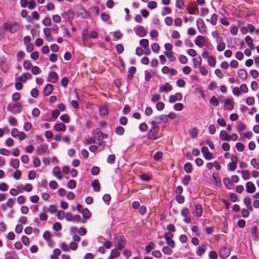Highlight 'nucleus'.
<instances>
[{"instance_id":"f257e3e1","label":"nucleus","mask_w":259,"mask_h":259,"mask_svg":"<svg viewBox=\"0 0 259 259\" xmlns=\"http://www.w3.org/2000/svg\"><path fill=\"white\" fill-rule=\"evenodd\" d=\"M114 243L117 249H123L126 245V240L121 233H117L114 237Z\"/></svg>"},{"instance_id":"f03ea898","label":"nucleus","mask_w":259,"mask_h":259,"mask_svg":"<svg viewBox=\"0 0 259 259\" xmlns=\"http://www.w3.org/2000/svg\"><path fill=\"white\" fill-rule=\"evenodd\" d=\"M160 128L158 126L152 125V127L148 131L147 138L150 140H155L160 137L159 136Z\"/></svg>"},{"instance_id":"7ed1b4c3","label":"nucleus","mask_w":259,"mask_h":259,"mask_svg":"<svg viewBox=\"0 0 259 259\" xmlns=\"http://www.w3.org/2000/svg\"><path fill=\"white\" fill-rule=\"evenodd\" d=\"M220 138L223 141H230L231 140L235 141L238 139V136L236 134H233L229 135L225 130H222L220 134Z\"/></svg>"},{"instance_id":"20e7f679","label":"nucleus","mask_w":259,"mask_h":259,"mask_svg":"<svg viewBox=\"0 0 259 259\" xmlns=\"http://www.w3.org/2000/svg\"><path fill=\"white\" fill-rule=\"evenodd\" d=\"M22 106L21 103L17 102L15 103L13 106H11L9 105L7 107V109L11 113L17 114L21 112Z\"/></svg>"},{"instance_id":"39448f33","label":"nucleus","mask_w":259,"mask_h":259,"mask_svg":"<svg viewBox=\"0 0 259 259\" xmlns=\"http://www.w3.org/2000/svg\"><path fill=\"white\" fill-rule=\"evenodd\" d=\"M196 24L199 31L201 34H205L206 33V26L203 20L200 18L197 19Z\"/></svg>"},{"instance_id":"423d86ee","label":"nucleus","mask_w":259,"mask_h":259,"mask_svg":"<svg viewBox=\"0 0 259 259\" xmlns=\"http://www.w3.org/2000/svg\"><path fill=\"white\" fill-rule=\"evenodd\" d=\"M153 120L151 121V125H155L157 123H161V122H166L168 119L166 118V116L165 114H161L159 116H156L153 118Z\"/></svg>"},{"instance_id":"0eeeda50","label":"nucleus","mask_w":259,"mask_h":259,"mask_svg":"<svg viewBox=\"0 0 259 259\" xmlns=\"http://www.w3.org/2000/svg\"><path fill=\"white\" fill-rule=\"evenodd\" d=\"M230 253L231 250L227 246L222 247L219 251L220 256L222 258H227L230 255Z\"/></svg>"},{"instance_id":"6e6552de","label":"nucleus","mask_w":259,"mask_h":259,"mask_svg":"<svg viewBox=\"0 0 259 259\" xmlns=\"http://www.w3.org/2000/svg\"><path fill=\"white\" fill-rule=\"evenodd\" d=\"M207 38L202 36L198 35L195 39V44L199 48H202L205 44Z\"/></svg>"},{"instance_id":"1a4fd4ad","label":"nucleus","mask_w":259,"mask_h":259,"mask_svg":"<svg viewBox=\"0 0 259 259\" xmlns=\"http://www.w3.org/2000/svg\"><path fill=\"white\" fill-rule=\"evenodd\" d=\"M93 135L95 138H97L98 141H100L101 137L104 139H107L108 138V135L107 134L103 133L100 128H96L93 132Z\"/></svg>"},{"instance_id":"9d476101","label":"nucleus","mask_w":259,"mask_h":259,"mask_svg":"<svg viewBox=\"0 0 259 259\" xmlns=\"http://www.w3.org/2000/svg\"><path fill=\"white\" fill-rule=\"evenodd\" d=\"M81 213L83 217L82 223L84 224L91 217V213L87 208L82 209Z\"/></svg>"},{"instance_id":"9b49d317","label":"nucleus","mask_w":259,"mask_h":259,"mask_svg":"<svg viewBox=\"0 0 259 259\" xmlns=\"http://www.w3.org/2000/svg\"><path fill=\"white\" fill-rule=\"evenodd\" d=\"M181 215L184 218V221L189 223L191 222L190 211L188 208H184L181 212Z\"/></svg>"},{"instance_id":"f8f14e48","label":"nucleus","mask_w":259,"mask_h":259,"mask_svg":"<svg viewBox=\"0 0 259 259\" xmlns=\"http://www.w3.org/2000/svg\"><path fill=\"white\" fill-rule=\"evenodd\" d=\"M183 98V95L181 93H177L175 95H171L169 97V102L171 103H174L177 101H181Z\"/></svg>"},{"instance_id":"ddd939ff","label":"nucleus","mask_w":259,"mask_h":259,"mask_svg":"<svg viewBox=\"0 0 259 259\" xmlns=\"http://www.w3.org/2000/svg\"><path fill=\"white\" fill-rule=\"evenodd\" d=\"M201 152L203 154L204 157L205 159L209 160L212 159L213 156L206 147H203L201 149Z\"/></svg>"},{"instance_id":"4468645a","label":"nucleus","mask_w":259,"mask_h":259,"mask_svg":"<svg viewBox=\"0 0 259 259\" xmlns=\"http://www.w3.org/2000/svg\"><path fill=\"white\" fill-rule=\"evenodd\" d=\"M63 18L66 19L68 22H71L73 17V13L70 10H69L67 12H64L62 14Z\"/></svg>"},{"instance_id":"2eb2a0df","label":"nucleus","mask_w":259,"mask_h":259,"mask_svg":"<svg viewBox=\"0 0 259 259\" xmlns=\"http://www.w3.org/2000/svg\"><path fill=\"white\" fill-rule=\"evenodd\" d=\"M136 34L140 37H144L146 35V31L142 26H140L135 30Z\"/></svg>"},{"instance_id":"dca6fc26","label":"nucleus","mask_w":259,"mask_h":259,"mask_svg":"<svg viewBox=\"0 0 259 259\" xmlns=\"http://www.w3.org/2000/svg\"><path fill=\"white\" fill-rule=\"evenodd\" d=\"M172 86L169 83H166L164 85L160 87L159 91L160 93H166L172 90Z\"/></svg>"},{"instance_id":"f3484780","label":"nucleus","mask_w":259,"mask_h":259,"mask_svg":"<svg viewBox=\"0 0 259 259\" xmlns=\"http://www.w3.org/2000/svg\"><path fill=\"white\" fill-rule=\"evenodd\" d=\"M47 145L42 144L37 148L36 153L38 155H41L47 152Z\"/></svg>"},{"instance_id":"a211bd4d","label":"nucleus","mask_w":259,"mask_h":259,"mask_svg":"<svg viewBox=\"0 0 259 259\" xmlns=\"http://www.w3.org/2000/svg\"><path fill=\"white\" fill-rule=\"evenodd\" d=\"M246 191L249 193H253L255 190V186L252 182H248L246 184Z\"/></svg>"},{"instance_id":"6ab92c4d","label":"nucleus","mask_w":259,"mask_h":259,"mask_svg":"<svg viewBox=\"0 0 259 259\" xmlns=\"http://www.w3.org/2000/svg\"><path fill=\"white\" fill-rule=\"evenodd\" d=\"M53 91V85L51 84H47L44 89L43 93L45 96L50 95Z\"/></svg>"},{"instance_id":"aec40b11","label":"nucleus","mask_w":259,"mask_h":259,"mask_svg":"<svg viewBox=\"0 0 259 259\" xmlns=\"http://www.w3.org/2000/svg\"><path fill=\"white\" fill-rule=\"evenodd\" d=\"M58 75L56 72H51L48 77V80L49 81L55 83H56L58 80Z\"/></svg>"},{"instance_id":"412c9836","label":"nucleus","mask_w":259,"mask_h":259,"mask_svg":"<svg viewBox=\"0 0 259 259\" xmlns=\"http://www.w3.org/2000/svg\"><path fill=\"white\" fill-rule=\"evenodd\" d=\"M19 29V24L17 22H12L10 23V32L14 33L17 31Z\"/></svg>"},{"instance_id":"4be33fe9","label":"nucleus","mask_w":259,"mask_h":259,"mask_svg":"<svg viewBox=\"0 0 259 259\" xmlns=\"http://www.w3.org/2000/svg\"><path fill=\"white\" fill-rule=\"evenodd\" d=\"M245 41L247 45H248V47L251 49L254 50L255 48V46L253 43V39L252 38L248 35H247L245 37Z\"/></svg>"},{"instance_id":"5701e85b","label":"nucleus","mask_w":259,"mask_h":259,"mask_svg":"<svg viewBox=\"0 0 259 259\" xmlns=\"http://www.w3.org/2000/svg\"><path fill=\"white\" fill-rule=\"evenodd\" d=\"M43 31L45 35L46 39L49 41H52L53 39V37L51 35L50 28L48 27H45V28H44Z\"/></svg>"},{"instance_id":"b1692460","label":"nucleus","mask_w":259,"mask_h":259,"mask_svg":"<svg viewBox=\"0 0 259 259\" xmlns=\"http://www.w3.org/2000/svg\"><path fill=\"white\" fill-rule=\"evenodd\" d=\"M207 249V247L205 244H201L199 246L198 249L196 251L197 255L198 256H201V255L204 253Z\"/></svg>"},{"instance_id":"393cba45","label":"nucleus","mask_w":259,"mask_h":259,"mask_svg":"<svg viewBox=\"0 0 259 259\" xmlns=\"http://www.w3.org/2000/svg\"><path fill=\"white\" fill-rule=\"evenodd\" d=\"M136 71V68L135 66L131 67L128 70L127 78L129 80H132L133 79L134 75Z\"/></svg>"},{"instance_id":"a878e982","label":"nucleus","mask_w":259,"mask_h":259,"mask_svg":"<svg viewBox=\"0 0 259 259\" xmlns=\"http://www.w3.org/2000/svg\"><path fill=\"white\" fill-rule=\"evenodd\" d=\"M92 186L96 192H99L101 189L100 184L98 180H94L92 182Z\"/></svg>"},{"instance_id":"bb28decb","label":"nucleus","mask_w":259,"mask_h":259,"mask_svg":"<svg viewBox=\"0 0 259 259\" xmlns=\"http://www.w3.org/2000/svg\"><path fill=\"white\" fill-rule=\"evenodd\" d=\"M238 77L242 80H245L247 77V72L243 69H240L238 72Z\"/></svg>"},{"instance_id":"cd10ccee","label":"nucleus","mask_w":259,"mask_h":259,"mask_svg":"<svg viewBox=\"0 0 259 259\" xmlns=\"http://www.w3.org/2000/svg\"><path fill=\"white\" fill-rule=\"evenodd\" d=\"M223 182L226 187L228 189H231L234 186V184L229 178H225L223 179Z\"/></svg>"},{"instance_id":"c85d7f7f","label":"nucleus","mask_w":259,"mask_h":259,"mask_svg":"<svg viewBox=\"0 0 259 259\" xmlns=\"http://www.w3.org/2000/svg\"><path fill=\"white\" fill-rule=\"evenodd\" d=\"M54 128V130L57 132L65 131L66 128V126L64 124H63L62 123H59L55 124Z\"/></svg>"},{"instance_id":"c756f323","label":"nucleus","mask_w":259,"mask_h":259,"mask_svg":"<svg viewBox=\"0 0 259 259\" xmlns=\"http://www.w3.org/2000/svg\"><path fill=\"white\" fill-rule=\"evenodd\" d=\"M156 247V245L153 242H150L147 245L145 246V251L146 253H150L151 250Z\"/></svg>"},{"instance_id":"7c9ffc66","label":"nucleus","mask_w":259,"mask_h":259,"mask_svg":"<svg viewBox=\"0 0 259 259\" xmlns=\"http://www.w3.org/2000/svg\"><path fill=\"white\" fill-rule=\"evenodd\" d=\"M53 172L57 179L59 180H61L62 179V176L60 174V169L59 167H54L53 169Z\"/></svg>"},{"instance_id":"2f4dec72","label":"nucleus","mask_w":259,"mask_h":259,"mask_svg":"<svg viewBox=\"0 0 259 259\" xmlns=\"http://www.w3.org/2000/svg\"><path fill=\"white\" fill-rule=\"evenodd\" d=\"M225 107L227 110H232L233 108V104L232 100L230 99L225 100Z\"/></svg>"},{"instance_id":"473e14b6","label":"nucleus","mask_w":259,"mask_h":259,"mask_svg":"<svg viewBox=\"0 0 259 259\" xmlns=\"http://www.w3.org/2000/svg\"><path fill=\"white\" fill-rule=\"evenodd\" d=\"M32 18L35 20H38L39 18V15L38 13L36 11H33L31 14V16H29L27 19V21L28 22H31L32 21Z\"/></svg>"},{"instance_id":"72a5a7b5","label":"nucleus","mask_w":259,"mask_h":259,"mask_svg":"<svg viewBox=\"0 0 259 259\" xmlns=\"http://www.w3.org/2000/svg\"><path fill=\"white\" fill-rule=\"evenodd\" d=\"M100 115L101 116H106L108 115V107L106 105L102 106L99 110Z\"/></svg>"},{"instance_id":"f704fd0d","label":"nucleus","mask_w":259,"mask_h":259,"mask_svg":"<svg viewBox=\"0 0 259 259\" xmlns=\"http://www.w3.org/2000/svg\"><path fill=\"white\" fill-rule=\"evenodd\" d=\"M184 169L186 173H191L193 170L192 165L191 163L187 162L184 165Z\"/></svg>"},{"instance_id":"c9c22d12","label":"nucleus","mask_w":259,"mask_h":259,"mask_svg":"<svg viewBox=\"0 0 259 259\" xmlns=\"http://www.w3.org/2000/svg\"><path fill=\"white\" fill-rule=\"evenodd\" d=\"M208 65L211 67H214L216 64V59L213 56H210L207 60Z\"/></svg>"},{"instance_id":"e433bc0d","label":"nucleus","mask_w":259,"mask_h":259,"mask_svg":"<svg viewBox=\"0 0 259 259\" xmlns=\"http://www.w3.org/2000/svg\"><path fill=\"white\" fill-rule=\"evenodd\" d=\"M195 211L198 217H200L202 213V207L200 204L195 205Z\"/></svg>"},{"instance_id":"4c0bfd02","label":"nucleus","mask_w":259,"mask_h":259,"mask_svg":"<svg viewBox=\"0 0 259 259\" xmlns=\"http://www.w3.org/2000/svg\"><path fill=\"white\" fill-rule=\"evenodd\" d=\"M17 255L15 251H8L5 254L6 259H13L14 257H16Z\"/></svg>"},{"instance_id":"58836bf2","label":"nucleus","mask_w":259,"mask_h":259,"mask_svg":"<svg viewBox=\"0 0 259 259\" xmlns=\"http://www.w3.org/2000/svg\"><path fill=\"white\" fill-rule=\"evenodd\" d=\"M164 55L169 59H170L171 61H174L175 60L176 58L174 56V53L171 51H165L164 53Z\"/></svg>"},{"instance_id":"ea45409f","label":"nucleus","mask_w":259,"mask_h":259,"mask_svg":"<svg viewBox=\"0 0 259 259\" xmlns=\"http://www.w3.org/2000/svg\"><path fill=\"white\" fill-rule=\"evenodd\" d=\"M191 180V177L189 175H186L182 179V183L185 185H188Z\"/></svg>"},{"instance_id":"a19ab883","label":"nucleus","mask_w":259,"mask_h":259,"mask_svg":"<svg viewBox=\"0 0 259 259\" xmlns=\"http://www.w3.org/2000/svg\"><path fill=\"white\" fill-rule=\"evenodd\" d=\"M19 164L20 162L18 159H14L11 161V166L15 169L18 168L19 166Z\"/></svg>"},{"instance_id":"79ce46f5","label":"nucleus","mask_w":259,"mask_h":259,"mask_svg":"<svg viewBox=\"0 0 259 259\" xmlns=\"http://www.w3.org/2000/svg\"><path fill=\"white\" fill-rule=\"evenodd\" d=\"M60 118L61 121L66 123L69 122L70 120L69 116L67 114H64L62 115Z\"/></svg>"},{"instance_id":"37998d69","label":"nucleus","mask_w":259,"mask_h":259,"mask_svg":"<svg viewBox=\"0 0 259 259\" xmlns=\"http://www.w3.org/2000/svg\"><path fill=\"white\" fill-rule=\"evenodd\" d=\"M140 45L145 49L149 47V41L147 39H142L140 41Z\"/></svg>"},{"instance_id":"c03bdc74","label":"nucleus","mask_w":259,"mask_h":259,"mask_svg":"<svg viewBox=\"0 0 259 259\" xmlns=\"http://www.w3.org/2000/svg\"><path fill=\"white\" fill-rule=\"evenodd\" d=\"M115 155L114 154L109 155L107 159V161L109 164H113L115 161Z\"/></svg>"},{"instance_id":"a18cd8bd","label":"nucleus","mask_w":259,"mask_h":259,"mask_svg":"<svg viewBox=\"0 0 259 259\" xmlns=\"http://www.w3.org/2000/svg\"><path fill=\"white\" fill-rule=\"evenodd\" d=\"M8 121L11 125L13 126H16L17 124V121L16 118L13 116H10L9 117Z\"/></svg>"},{"instance_id":"49530a36","label":"nucleus","mask_w":259,"mask_h":259,"mask_svg":"<svg viewBox=\"0 0 259 259\" xmlns=\"http://www.w3.org/2000/svg\"><path fill=\"white\" fill-rule=\"evenodd\" d=\"M198 59L199 60H197V59L196 58H194L193 59V65L195 68L197 67V65H200L201 64V62H202L201 57L200 56H199Z\"/></svg>"},{"instance_id":"de8ad7c7","label":"nucleus","mask_w":259,"mask_h":259,"mask_svg":"<svg viewBox=\"0 0 259 259\" xmlns=\"http://www.w3.org/2000/svg\"><path fill=\"white\" fill-rule=\"evenodd\" d=\"M198 134V130L196 127H194L190 131V135L192 138H195Z\"/></svg>"},{"instance_id":"09e8293b","label":"nucleus","mask_w":259,"mask_h":259,"mask_svg":"<svg viewBox=\"0 0 259 259\" xmlns=\"http://www.w3.org/2000/svg\"><path fill=\"white\" fill-rule=\"evenodd\" d=\"M163 153L161 151H157L153 156V159L156 161H158L159 159L162 158Z\"/></svg>"},{"instance_id":"8fccbe9b","label":"nucleus","mask_w":259,"mask_h":259,"mask_svg":"<svg viewBox=\"0 0 259 259\" xmlns=\"http://www.w3.org/2000/svg\"><path fill=\"white\" fill-rule=\"evenodd\" d=\"M242 178L244 180H247L249 179L250 174L248 170H243L242 171Z\"/></svg>"},{"instance_id":"3c124183","label":"nucleus","mask_w":259,"mask_h":259,"mask_svg":"<svg viewBox=\"0 0 259 259\" xmlns=\"http://www.w3.org/2000/svg\"><path fill=\"white\" fill-rule=\"evenodd\" d=\"M124 129L121 126H117L115 129V133L118 135H122L124 134Z\"/></svg>"},{"instance_id":"603ef678","label":"nucleus","mask_w":259,"mask_h":259,"mask_svg":"<svg viewBox=\"0 0 259 259\" xmlns=\"http://www.w3.org/2000/svg\"><path fill=\"white\" fill-rule=\"evenodd\" d=\"M166 244L171 248H174L176 247V243L172 239H165Z\"/></svg>"},{"instance_id":"864d4df0","label":"nucleus","mask_w":259,"mask_h":259,"mask_svg":"<svg viewBox=\"0 0 259 259\" xmlns=\"http://www.w3.org/2000/svg\"><path fill=\"white\" fill-rule=\"evenodd\" d=\"M240 91L241 93H247L248 92V89L246 85V84L243 83L240 85Z\"/></svg>"},{"instance_id":"5fc2aeb1","label":"nucleus","mask_w":259,"mask_h":259,"mask_svg":"<svg viewBox=\"0 0 259 259\" xmlns=\"http://www.w3.org/2000/svg\"><path fill=\"white\" fill-rule=\"evenodd\" d=\"M171 13V10L169 7H164L163 8L161 14L162 16H165L166 15L169 14Z\"/></svg>"},{"instance_id":"6e6d98bb","label":"nucleus","mask_w":259,"mask_h":259,"mask_svg":"<svg viewBox=\"0 0 259 259\" xmlns=\"http://www.w3.org/2000/svg\"><path fill=\"white\" fill-rule=\"evenodd\" d=\"M162 252L166 254L170 255L171 254L172 251L170 247L168 246H164L162 248Z\"/></svg>"},{"instance_id":"4d7b16f0","label":"nucleus","mask_w":259,"mask_h":259,"mask_svg":"<svg viewBox=\"0 0 259 259\" xmlns=\"http://www.w3.org/2000/svg\"><path fill=\"white\" fill-rule=\"evenodd\" d=\"M218 20V16L216 14H213L211 16L210 23L212 25H215Z\"/></svg>"},{"instance_id":"13d9d810","label":"nucleus","mask_w":259,"mask_h":259,"mask_svg":"<svg viewBox=\"0 0 259 259\" xmlns=\"http://www.w3.org/2000/svg\"><path fill=\"white\" fill-rule=\"evenodd\" d=\"M120 252L118 251L117 248L111 250L110 256L114 257H117L120 256Z\"/></svg>"},{"instance_id":"bf43d9fd","label":"nucleus","mask_w":259,"mask_h":259,"mask_svg":"<svg viewBox=\"0 0 259 259\" xmlns=\"http://www.w3.org/2000/svg\"><path fill=\"white\" fill-rule=\"evenodd\" d=\"M176 7L182 10L183 9L184 7V3L183 0H176Z\"/></svg>"},{"instance_id":"052dcab7","label":"nucleus","mask_w":259,"mask_h":259,"mask_svg":"<svg viewBox=\"0 0 259 259\" xmlns=\"http://www.w3.org/2000/svg\"><path fill=\"white\" fill-rule=\"evenodd\" d=\"M251 165L256 169H259V163L255 158H253L250 161Z\"/></svg>"},{"instance_id":"680f3d73","label":"nucleus","mask_w":259,"mask_h":259,"mask_svg":"<svg viewBox=\"0 0 259 259\" xmlns=\"http://www.w3.org/2000/svg\"><path fill=\"white\" fill-rule=\"evenodd\" d=\"M76 186V182L74 180H69L67 183V186L70 189H74Z\"/></svg>"},{"instance_id":"e2e57ef3","label":"nucleus","mask_w":259,"mask_h":259,"mask_svg":"<svg viewBox=\"0 0 259 259\" xmlns=\"http://www.w3.org/2000/svg\"><path fill=\"white\" fill-rule=\"evenodd\" d=\"M245 129V124L244 123H239L237 126V130L238 133H240Z\"/></svg>"},{"instance_id":"0e129e2a","label":"nucleus","mask_w":259,"mask_h":259,"mask_svg":"<svg viewBox=\"0 0 259 259\" xmlns=\"http://www.w3.org/2000/svg\"><path fill=\"white\" fill-rule=\"evenodd\" d=\"M184 106L183 104L179 103H176L174 106V109L176 111H181L183 109Z\"/></svg>"},{"instance_id":"69168bd1","label":"nucleus","mask_w":259,"mask_h":259,"mask_svg":"<svg viewBox=\"0 0 259 259\" xmlns=\"http://www.w3.org/2000/svg\"><path fill=\"white\" fill-rule=\"evenodd\" d=\"M210 103L211 105L214 106H217L219 105V102L218 101V99L214 97V96H213L210 100Z\"/></svg>"},{"instance_id":"338daca9","label":"nucleus","mask_w":259,"mask_h":259,"mask_svg":"<svg viewBox=\"0 0 259 259\" xmlns=\"http://www.w3.org/2000/svg\"><path fill=\"white\" fill-rule=\"evenodd\" d=\"M176 200L179 203L181 204L184 202L185 197L183 195L181 194L178 195L176 196Z\"/></svg>"},{"instance_id":"774afa93","label":"nucleus","mask_w":259,"mask_h":259,"mask_svg":"<svg viewBox=\"0 0 259 259\" xmlns=\"http://www.w3.org/2000/svg\"><path fill=\"white\" fill-rule=\"evenodd\" d=\"M39 94V91L37 89L33 88L31 90L30 95L33 98H37Z\"/></svg>"}]
</instances>
